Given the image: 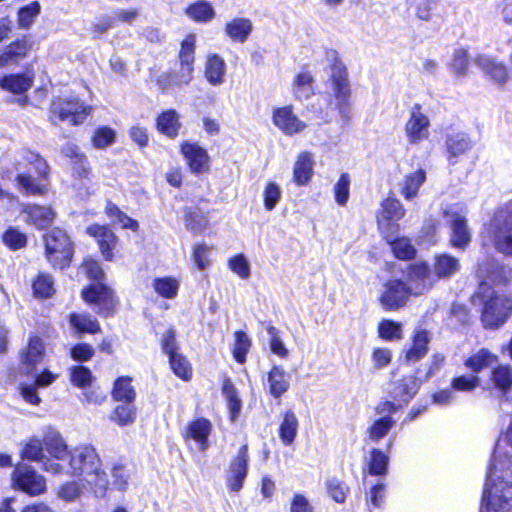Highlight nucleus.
Here are the masks:
<instances>
[{"mask_svg": "<svg viewBox=\"0 0 512 512\" xmlns=\"http://www.w3.org/2000/svg\"><path fill=\"white\" fill-rule=\"evenodd\" d=\"M93 107L80 98L61 97L52 98L48 107V121L52 125L68 121L71 126H79L92 114Z\"/></svg>", "mask_w": 512, "mask_h": 512, "instance_id": "nucleus-4", "label": "nucleus"}, {"mask_svg": "<svg viewBox=\"0 0 512 512\" xmlns=\"http://www.w3.org/2000/svg\"><path fill=\"white\" fill-rule=\"evenodd\" d=\"M377 334L386 342L400 341L404 337L402 324L393 319H382L378 323Z\"/></svg>", "mask_w": 512, "mask_h": 512, "instance_id": "nucleus-54", "label": "nucleus"}, {"mask_svg": "<svg viewBox=\"0 0 512 512\" xmlns=\"http://www.w3.org/2000/svg\"><path fill=\"white\" fill-rule=\"evenodd\" d=\"M430 120L422 112V106L415 103L412 106L410 116L405 123L404 130L410 144H417L429 136Z\"/></svg>", "mask_w": 512, "mask_h": 512, "instance_id": "nucleus-20", "label": "nucleus"}, {"mask_svg": "<svg viewBox=\"0 0 512 512\" xmlns=\"http://www.w3.org/2000/svg\"><path fill=\"white\" fill-rule=\"evenodd\" d=\"M152 286L154 291L162 298L173 299L178 295L179 282L172 276L156 277Z\"/></svg>", "mask_w": 512, "mask_h": 512, "instance_id": "nucleus-55", "label": "nucleus"}, {"mask_svg": "<svg viewBox=\"0 0 512 512\" xmlns=\"http://www.w3.org/2000/svg\"><path fill=\"white\" fill-rule=\"evenodd\" d=\"M389 455L379 448H372L364 472L370 476H385L389 470Z\"/></svg>", "mask_w": 512, "mask_h": 512, "instance_id": "nucleus-40", "label": "nucleus"}, {"mask_svg": "<svg viewBox=\"0 0 512 512\" xmlns=\"http://www.w3.org/2000/svg\"><path fill=\"white\" fill-rule=\"evenodd\" d=\"M25 162L32 166L36 176L28 172L18 173L15 177L16 187L27 196L43 197L49 193L50 166L38 152L28 150L24 156Z\"/></svg>", "mask_w": 512, "mask_h": 512, "instance_id": "nucleus-3", "label": "nucleus"}, {"mask_svg": "<svg viewBox=\"0 0 512 512\" xmlns=\"http://www.w3.org/2000/svg\"><path fill=\"white\" fill-rule=\"evenodd\" d=\"M157 131L168 137L175 139L178 137L182 124L179 120V114L175 109H167L162 111L155 121Z\"/></svg>", "mask_w": 512, "mask_h": 512, "instance_id": "nucleus-32", "label": "nucleus"}, {"mask_svg": "<svg viewBox=\"0 0 512 512\" xmlns=\"http://www.w3.org/2000/svg\"><path fill=\"white\" fill-rule=\"evenodd\" d=\"M115 142L116 131L107 125L97 127L91 136V144L96 149H105Z\"/></svg>", "mask_w": 512, "mask_h": 512, "instance_id": "nucleus-60", "label": "nucleus"}, {"mask_svg": "<svg viewBox=\"0 0 512 512\" xmlns=\"http://www.w3.org/2000/svg\"><path fill=\"white\" fill-rule=\"evenodd\" d=\"M271 119L273 125L286 136L299 134L307 128V124L295 114L291 104L275 107Z\"/></svg>", "mask_w": 512, "mask_h": 512, "instance_id": "nucleus-19", "label": "nucleus"}, {"mask_svg": "<svg viewBox=\"0 0 512 512\" xmlns=\"http://www.w3.org/2000/svg\"><path fill=\"white\" fill-rule=\"evenodd\" d=\"M427 174L423 168H419L406 174L402 180L400 193L405 200L417 197L421 186L426 182Z\"/></svg>", "mask_w": 512, "mask_h": 512, "instance_id": "nucleus-43", "label": "nucleus"}, {"mask_svg": "<svg viewBox=\"0 0 512 512\" xmlns=\"http://www.w3.org/2000/svg\"><path fill=\"white\" fill-rule=\"evenodd\" d=\"M179 152L193 175L200 176L210 172L211 157L208 151L197 142L182 141L179 144Z\"/></svg>", "mask_w": 512, "mask_h": 512, "instance_id": "nucleus-17", "label": "nucleus"}, {"mask_svg": "<svg viewBox=\"0 0 512 512\" xmlns=\"http://www.w3.org/2000/svg\"><path fill=\"white\" fill-rule=\"evenodd\" d=\"M498 360V356L489 349L480 348L475 353L470 354L463 364L472 374L478 375L483 370L498 363Z\"/></svg>", "mask_w": 512, "mask_h": 512, "instance_id": "nucleus-33", "label": "nucleus"}, {"mask_svg": "<svg viewBox=\"0 0 512 512\" xmlns=\"http://www.w3.org/2000/svg\"><path fill=\"white\" fill-rule=\"evenodd\" d=\"M327 54L330 57L328 82L337 101L336 109L343 113L349 108L352 95L348 69L336 50L332 49Z\"/></svg>", "mask_w": 512, "mask_h": 512, "instance_id": "nucleus-8", "label": "nucleus"}, {"mask_svg": "<svg viewBox=\"0 0 512 512\" xmlns=\"http://www.w3.org/2000/svg\"><path fill=\"white\" fill-rule=\"evenodd\" d=\"M70 383L80 389L90 387L93 382L91 370L84 365H75L70 368Z\"/></svg>", "mask_w": 512, "mask_h": 512, "instance_id": "nucleus-62", "label": "nucleus"}, {"mask_svg": "<svg viewBox=\"0 0 512 512\" xmlns=\"http://www.w3.org/2000/svg\"><path fill=\"white\" fill-rule=\"evenodd\" d=\"M104 214L111 220L115 219L122 229L131 230L132 232H138L140 229L138 221L128 216L111 200L106 201Z\"/></svg>", "mask_w": 512, "mask_h": 512, "instance_id": "nucleus-46", "label": "nucleus"}, {"mask_svg": "<svg viewBox=\"0 0 512 512\" xmlns=\"http://www.w3.org/2000/svg\"><path fill=\"white\" fill-rule=\"evenodd\" d=\"M299 429V420L295 412L291 409L282 414V420L278 428V436L284 446H290L294 443Z\"/></svg>", "mask_w": 512, "mask_h": 512, "instance_id": "nucleus-37", "label": "nucleus"}, {"mask_svg": "<svg viewBox=\"0 0 512 512\" xmlns=\"http://www.w3.org/2000/svg\"><path fill=\"white\" fill-rule=\"evenodd\" d=\"M137 417V408L134 403L117 405L110 413V420L120 427L132 425Z\"/></svg>", "mask_w": 512, "mask_h": 512, "instance_id": "nucleus-53", "label": "nucleus"}, {"mask_svg": "<svg viewBox=\"0 0 512 512\" xmlns=\"http://www.w3.org/2000/svg\"><path fill=\"white\" fill-rule=\"evenodd\" d=\"M160 347L162 353L168 358L172 373L184 382L191 381L194 374L193 366L188 357L181 352L176 329L173 326L167 328L162 334Z\"/></svg>", "mask_w": 512, "mask_h": 512, "instance_id": "nucleus-7", "label": "nucleus"}, {"mask_svg": "<svg viewBox=\"0 0 512 512\" xmlns=\"http://www.w3.org/2000/svg\"><path fill=\"white\" fill-rule=\"evenodd\" d=\"M44 451L57 460L69 458L71 450L59 432H48L43 435Z\"/></svg>", "mask_w": 512, "mask_h": 512, "instance_id": "nucleus-41", "label": "nucleus"}, {"mask_svg": "<svg viewBox=\"0 0 512 512\" xmlns=\"http://www.w3.org/2000/svg\"><path fill=\"white\" fill-rule=\"evenodd\" d=\"M248 471L249 448L247 444H243L229 463L225 476L227 489L230 492L238 493L244 486Z\"/></svg>", "mask_w": 512, "mask_h": 512, "instance_id": "nucleus-16", "label": "nucleus"}, {"mask_svg": "<svg viewBox=\"0 0 512 512\" xmlns=\"http://www.w3.org/2000/svg\"><path fill=\"white\" fill-rule=\"evenodd\" d=\"M459 259L448 253L436 254L433 259V272L438 279H449L460 270Z\"/></svg>", "mask_w": 512, "mask_h": 512, "instance_id": "nucleus-38", "label": "nucleus"}, {"mask_svg": "<svg viewBox=\"0 0 512 512\" xmlns=\"http://www.w3.org/2000/svg\"><path fill=\"white\" fill-rule=\"evenodd\" d=\"M212 247L208 246L206 243H196L192 247V261L194 266L198 270H205L211 265L210 253Z\"/></svg>", "mask_w": 512, "mask_h": 512, "instance_id": "nucleus-64", "label": "nucleus"}, {"mask_svg": "<svg viewBox=\"0 0 512 512\" xmlns=\"http://www.w3.org/2000/svg\"><path fill=\"white\" fill-rule=\"evenodd\" d=\"M10 486L29 497H38L47 491L46 478L27 463L18 462L10 475Z\"/></svg>", "mask_w": 512, "mask_h": 512, "instance_id": "nucleus-9", "label": "nucleus"}, {"mask_svg": "<svg viewBox=\"0 0 512 512\" xmlns=\"http://www.w3.org/2000/svg\"><path fill=\"white\" fill-rule=\"evenodd\" d=\"M131 376H119L114 380L111 390V397L116 402L134 403L136 400V390L132 385Z\"/></svg>", "mask_w": 512, "mask_h": 512, "instance_id": "nucleus-42", "label": "nucleus"}, {"mask_svg": "<svg viewBox=\"0 0 512 512\" xmlns=\"http://www.w3.org/2000/svg\"><path fill=\"white\" fill-rule=\"evenodd\" d=\"M449 227L451 230L449 245L455 249L465 250L471 242V233L466 218L458 212L453 213Z\"/></svg>", "mask_w": 512, "mask_h": 512, "instance_id": "nucleus-25", "label": "nucleus"}, {"mask_svg": "<svg viewBox=\"0 0 512 512\" xmlns=\"http://www.w3.org/2000/svg\"><path fill=\"white\" fill-rule=\"evenodd\" d=\"M193 79L186 78L185 73L169 70L161 73L156 79V85L162 93H166L174 87L188 85Z\"/></svg>", "mask_w": 512, "mask_h": 512, "instance_id": "nucleus-52", "label": "nucleus"}, {"mask_svg": "<svg viewBox=\"0 0 512 512\" xmlns=\"http://www.w3.org/2000/svg\"><path fill=\"white\" fill-rule=\"evenodd\" d=\"M184 223L192 235H198L209 227L208 217L199 208L184 210Z\"/></svg>", "mask_w": 512, "mask_h": 512, "instance_id": "nucleus-48", "label": "nucleus"}, {"mask_svg": "<svg viewBox=\"0 0 512 512\" xmlns=\"http://www.w3.org/2000/svg\"><path fill=\"white\" fill-rule=\"evenodd\" d=\"M412 295L411 287L402 279L391 278L383 284L378 302L386 312L404 308Z\"/></svg>", "mask_w": 512, "mask_h": 512, "instance_id": "nucleus-14", "label": "nucleus"}, {"mask_svg": "<svg viewBox=\"0 0 512 512\" xmlns=\"http://www.w3.org/2000/svg\"><path fill=\"white\" fill-rule=\"evenodd\" d=\"M20 456L22 459L32 462H42L45 458L43 439L37 437L29 438L23 445Z\"/></svg>", "mask_w": 512, "mask_h": 512, "instance_id": "nucleus-59", "label": "nucleus"}, {"mask_svg": "<svg viewBox=\"0 0 512 512\" xmlns=\"http://www.w3.org/2000/svg\"><path fill=\"white\" fill-rule=\"evenodd\" d=\"M406 210L403 204L394 195H389L380 203L376 212V224L380 234L390 231H399L400 221L405 216Z\"/></svg>", "mask_w": 512, "mask_h": 512, "instance_id": "nucleus-15", "label": "nucleus"}, {"mask_svg": "<svg viewBox=\"0 0 512 512\" xmlns=\"http://www.w3.org/2000/svg\"><path fill=\"white\" fill-rule=\"evenodd\" d=\"M34 40L30 34H23L0 50V69L10 65L18 66L34 48Z\"/></svg>", "mask_w": 512, "mask_h": 512, "instance_id": "nucleus-18", "label": "nucleus"}, {"mask_svg": "<svg viewBox=\"0 0 512 512\" xmlns=\"http://www.w3.org/2000/svg\"><path fill=\"white\" fill-rule=\"evenodd\" d=\"M21 212L27 217L26 223L40 231L50 229L56 218V212L50 205L29 203L23 206Z\"/></svg>", "mask_w": 512, "mask_h": 512, "instance_id": "nucleus-22", "label": "nucleus"}, {"mask_svg": "<svg viewBox=\"0 0 512 512\" xmlns=\"http://www.w3.org/2000/svg\"><path fill=\"white\" fill-rule=\"evenodd\" d=\"M226 73V63L224 59L216 54H209L206 57L204 65V76L206 80L214 86L220 85L224 82Z\"/></svg>", "mask_w": 512, "mask_h": 512, "instance_id": "nucleus-39", "label": "nucleus"}, {"mask_svg": "<svg viewBox=\"0 0 512 512\" xmlns=\"http://www.w3.org/2000/svg\"><path fill=\"white\" fill-rule=\"evenodd\" d=\"M399 231H390L380 234L386 244L389 245L393 256L397 260L411 261L417 256V249L412 244L410 238L406 236H397Z\"/></svg>", "mask_w": 512, "mask_h": 512, "instance_id": "nucleus-24", "label": "nucleus"}, {"mask_svg": "<svg viewBox=\"0 0 512 512\" xmlns=\"http://www.w3.org/2000/svg\"><path fill=\"white\" fill-rule=\"evenodd\" d=\"M212 422L205 417H197L190 420L181 432L185 442L194 441L200 451H206L209 447V436L212 433Z\"/></svg>", "mask_w": 512, "mask_h": 512, "instance_id": "nucleus-21", "label": "nucleus"}, {"mask_svg": "<svg viewBox=\"0 0 512 512\" xmlns=\"http://www.w3.org/2000/svg\"><path fill=\"white\" fill-rule=\"evenodd\" d=\"M233 344L231 354L233 359L240 365L247 360V355L252 347L251 337L243 330H236L233 333Z\"/></svg>", "mask_w": 512, "mask_h": 512, "instance_id": "nucleus-47", "label": "nucleus"}, {"mask_svg": "<svg viewBox=\"0 0 512 512\" xmlns=\"http://www.w3.org/2000/svg\"><path fill=\"white\" fill-rule=\"evenodd\" d=\"M79 272L88 281L81 290L83 303L102 319L115 317L121 307L117 291L108 283L107 274L99 260L91 255L82 258Z\"/></svg>", "mask_w": 512, "mask_h": 512, "instance_id": "nucleus-1", "label": "nucleus"}, {"mask_svg": "<svg viewBox=\"0 0 512 512\" xmlns=\"http://www.w3.org/2000/svg\"><path fill=\"white\" fill-rule=\"evenodd\" d=\"M253 31V24L249 18L235 17L224 26L225 34L233 41L245 43Z\"/></svg>", "mask_w": 512, "mask_h": 512, "instance_id": "nucleus-36", "label": "nucleus"}, {"mask_svg": "<svg viewBox=\"0 0 512 512\" xmlns=\"http://www.w3.org/2000/svg\"><path fill=\"white\" fill-rule=\"evenodd\" d=\"M269 393L274 398H280L290 387L287 373L280 365H273L268 371Z\"/></svg>", "mask_w": 512, "mask_h": 512, "instance_id": "nucleus-44", "label": "nucleus"}, {"mask_svg": "<svg viewBox=\"0 0 512 512\" xmlns=\"http://www.w3.org/2000/svg\"><path fill=\"white\" fill-rule=\"evenodd\" d=\"M85 234L95 241L104 261L113 262L116 259L120 239L109 224L91 223L86 226Z\"/></svg>", "mask_w": 512, "mask_h": 512, "instance_id": "nucleus-13", "label": "nucleus"}, {"mask_svg": "<svg viewBox=\"0 0 512 512\" xmlns=\"http://www.w3.org/2000/svg\"><path fill=\"white\" fill-rule=\"evenodd\" d=\"M1 241L9 250L18 251L28 244L27 235L17 227L9 226L1 234Z\"/></svg>", "mask_w": 512, "mask_h": 512, "instance_id": "nucleus-56", "label": "nucleus"}, {"mask_svg": "<svg viewBox=\"0 0 512 512\" xmlns=\"http://www.w3.org/2000/svg\"><path fill=\"white\" fill-rule=\"evenodd\" d=\"M431 340L430 332L423 328L415 329L411 335V345L404 352L407 363H416L422 360L429 351Z\"/></svg>", "mask_w": 512, "mask_h": 512, "instance_id": "nucleus-27", "label": "nucleus"}, {"mask_svg": "<svg viewBox=\"0 0 512 512\" xmlns=\"http://www.w3.org/2000/svg\"><path fill=\"white\" fill-rule=\"evenodd\" d=\"M482 302L480 320L487 330H495L503 326L512 315V296L493 292L485 299L483 293L474 295Z\"/></svg>", "mask_w": 512, "mask_h": 512, "instance_id": "nucleus-6", "label": "nucleus"}, {"mask_svg": "<svg viewBox=\"0 0 512 512\" xmlns=\"http://www.w3.org/2000/svg\"><path fill=\"white\" fill-rule=\"evenodd\" d=\"M43 255L47 263L54 270H67L75 257V243L68 232L54 226L42 235Z\"/></svg>", "mask_w": 512, "mask_h": 512, "instance_id": "nucleus-2", "label": "nucleus"}, {"mask_svg": "<svg viewBox=\"0 0 512 512\" xmlns=\"http://www.w3.org/2000/svg\"><path fill=\"white\" fill-rule=\"evenodd\" d=\"M446 148L449 154L448 161L456 164L458 157L471 149V142L464 134H452L446 139Z\"/></svg>", "mask_w": 512, "mask_h": 512, "instance_id": "nucleus-49", "label": "nucleus"}, {"mask_svg": "<svg viewBox=\"0 0 512 512\" xmlns=\"http://www.w3.org/2000/svg\"><path fill=\"white\" fill-rule=\"evenodd\" d=\"M32 295L37 300H47L55 296V279L47 271H38L31 280Z\"/></svg>", "mask_w": 512, "mask_h": 512, "instance_id": "nucleus-31", "label": "nucleus"}, {"mask_svg": "<svg viewBox=\"0 0 512 512\" xmlns=\"http://www.w3.org/2000/svg\"><path fill=\"white\" fill-rule=\"evenodd\" d=\"M222 393L227 401L229 419L235 421L241 411L242 402L237 389L230 378H225L222 384Z\"/></svg>", "mask_w": 512, "mask_h": 512, "instance_id": "nucleus-51", "label": "nucleus"}, {"mask_svg": "<svg viewBox=\"0 0 512 512\" xmlns=\"http://www.w3.org/2000/svg\"><path fill=\"white\" fill-rule=\"evenodd\" d=\"M325 489L329 498L338 504H344L350 494L349 485L336 477L325 481Z\"/></svg>", "mask_w": 512, "mask_h": 512, "instance_id": "nucleus-57", "label": "nucleus"}, {"mask_svg": "<svg viewBox=\"0 0 512 512\" xmlns=\"http://www.w3.org/2000/svg\"><path fill=\"white\" fill-rule=\"evenodd\" d=\"M422 384L415 374L402 375L392 382L390 391L391 400H382L374 408L376 414H394L399 409L407 406L417 395Z\"/></svg>", "mask_w": 512, "mask_h": 512, "instance_id": "nucleus-5", "label": "nucleus"}, {"mask_svg": "<svg viewBox=\"0 0 512 512\" xmlns=\"http://www.w3.org/2000/svg\"><path fill=\"white\" fill-rule=\"evenodd\" d=\"M477 64L486 78L499 89H504L511 80V72L504 62L491 58H480L477 60Z\"/></svg>", "mask_w": 512, "mask_h": 512, "instance_id": "nucleus-23", "label": "nucleus"}, {"mask_svg": "<svg viewBox=\"0 0 512 512\" xmlns=\"http://www.w3.org/2000/svg\"><path fill=\"white\" fill-rule=\"evenodd\" d=\"M382 416L374 420L367 428V436L372 442H379L395 426L396 421L393 414H381Z\"/></svg>", "mask_w": 512, "mask_h": 512, "instance_id": "nucleus-50", "label": "nucleus"}, {"mask_svg": "<svg viewBox=\"0 0 512 512\" xmlns=\"http://www.w3.org/2000/svg\"><path fill=\"white\" fill-rule=\"evenodd\" d=\"M488 233L495 250L512 257V215L503 211L495 214L490 220Z\"/></svg>", "mask_w": 512, "mask_h": 512, "instance_id": "nucleus-12", "label": "nucleus"}, {"mask_svg": "<svg viewBox=\"0 0 512 512\" xmlns=\"http://www.w3.org/2000/svg\"><path fill=\"white\" fill-rule=\"evenodd\" d=\"M315 161L310 151L300 152L293 165L292 182L298 186H307L314 176Z\"/></svg>", "mask_w": 512, "mask_h": 512, "instance_id": "nucleus-26", "label": "nucleus"}, {"mask_svg": "<svg viewBox=\"0 0 512 512\" xmlns=\"http://www.w3.org/2000/svg\"><path fill=\"white\" fill-rule=\"evenodd\" d=\"M314 77L308 71L296 74L292 81V93L296 100L310 99L315 93L313 89Z\"/></svg>", "mask_w": 512, "mask_h": 512, "instance_id": "nucleus-45", "label": "nucleus"}, {"mask_svg": "<svg viewBox=\"0 0 512 512\" xmlns=\"http://www.w3.org/2000/svg\"><path fill=\"white\" fill-rule=\"evenodd\" d=\"M68 322L71 330L79 336L84 334L95 335L102 331L97 318L87 312H71L68 315Z\"/></svg>", "mask_w": 512, "mask_h": 512, "instance_id": "nucleus-29", "label": "nucleus"}, {"mask_svg": "<svg viewBox=\"0 0 512 512\" xmlns=\"http://www.w3.org/2000/svg\"><path fill=\"white\" fill-rule=\"evenodd\" d=\"M35 72L32 68L0 75V90L15 96L14 103L20 107L29 104L28 92L33 87Z\"/></svg>", "mask_w": 512, "mask_h": 512, "instance_id": "nucleus-11", "label": "nucleus"}, {"mask_svg": "<svg viewBox=\"0 0 512 512\" xmlns=\"http://www.w3.org/2000/svg\"><path fill=\"white\" fill-rule=\"evenodd\" d=\"M266 331L269 335V347L271 352L281 359L288 358L289 350L282 341L280 330L277 327L268 324Z\"/></svg>", "mask_w": 512, "mask_h": 512, "instance_id": "nucleus-63", "label": "nucleus"}, {"mask_svg": "<svg viewBox=\"0 0 512 512\" xmlns=\"http://www.w3.org/2000/svg\"><path fill=\"white\" fill-rule=\"evenodd\" d=\"M44 355L45 347L42 339L37 335L30 337L22 357V364L27 368V373L36 370L37 365L43 361Z\"/></svg>", "mask_w": 512, "mask_h": 512, "instance_id": "nucleus-35", "label": "nucleus"}, {"mask_svg": "<svg viewBox=\"0 0 512 512\" xmlns=\"http://www.w3.org/2000/svg\"><path fill=\"white\" fill-rule=\"evenodd\" d=\"M67 474L80 477L83 474L99 475L101 472V458L96 448L91 444H80L71 450L68 458Z\"/></svg>", "mask_w": 512, "mask_h": 512, "instance_id": "nucleus-10", "label": "nucleus"}, {"mask_svg": "<svg viewBox=\"0 0 512 512\" xmlns=\"http://www.w3.org/2000/svg\"><path fill=\"white\" fill-rule=\"evenodd\" d=\"M184 14L191 21L199 24L209 23L216 17L213 5L207 0H196L188 4L184 9Z\"/></svg>", "mask_w": 512, "mask_h": 512, "instance_id": "nucleus-34", "label": "nucleus"}, {"mask_svg": "<svg viewBox=\"0 0 512 512\" xmlns=\"http://www.w3.org/2000/svg\"><path fill=\"white\" fill-rule=\"evenodd\" d=\"M490 388L502 395L512 390V366L510 364H497L492 367L488 376Z\"/></svg>", "mask_w": 512, "mask_h": 512, "instance_id": "nucleus-30", "label": "nucleus"}, {"mask_svg": "<svg viewBox=\"0 0 512 512\" xmlns=\"http://www.w3.org/2000/svg\"><path fill=\"white\" fill-rule=\"evenodd\" d=\"M196 42L197 39L195 34H187L181 41L178 52V60L180 64L179 71L185 73L186 78L188 79H193Z\"/></svg>", "mask_w": 512, "mask_h": 512, "instance_id": "nucleus-28", "label": "nucleus"}, {"mask_svg": "<svg viewBox=\"0 0 512 512\" xmlns=\"http://www.w3.org/2000/svg\"><path fill=\"white\" fill-rule=\"evenodd\" d=\"M41 13V5L38 1H32L27 5L20 7L17 11V24L21 29H29L35 19Z\"/></svg>", "mask_w": 512, "mask_h": 512, "instance_id": "nucleus-58", "label": "nucleus"}, {"mask_svg": "<svg viewBox=\"0 0 512 512\" xmlns=\"http://www.w3.org/2000/svg\"><path fill=\"white\" fill-rule=\"evenodd\" d=\"M480 386V377L474 374H461L453 377L450 387L455 392L471 393Z\"/></svg>", "mask_w": 512, "mask_h": 512, "instance_id": "nucleus-61", "label": "nucleus"}]
</instances>
